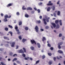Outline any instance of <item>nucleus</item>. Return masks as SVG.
<instances>
[{
  "label": "nucleus",
  "instance_id": "f257e3e1",
  "mask_svg": "<svg viewBox=\"0 0 65 65\" xmlns=\"http://www.w3.org/2000/svg\"><path fill=\"white\" fill-rule=\"evenodd\" d=\"M45 19H43V21L44 22V24L45 25H46L47 24V23H46V22L45 21H46L47 22H49V20H50V17H47V16L45 15Z\"/></svg>",
  "mask_w": 65,
  "mask_h": 65
},
{
  "label": "nucleus",
  "instance_id": "f03ea898",
  "mask_svg": "<svg viewBox=\"0 0 65 65\" xmlns=\"http://www.w3.org/2000/svg\"><path fill=\"white\" fill-rule=\"evenodd\" d=\"M24 51L23 49H21L19 50V52L20 53H23V54H24V53H26V49L24 47L23 48Z\"/></svg>",
  "mask_w": 65,
  "mask_h": 65
},
{
  "label": "nucleus",
  "instance_id": "7ed1b4c3",
  "mask_svg": "<svg viewBox=\"0 0 65 65\" xmlns=\"http://www.w3.org/2000/svg\"><path fill=\"white\" fill-rule=\"evenodd\" d=\"M30 42H31V44H34V43H35V44H36V42L33 39L31 40Z\"/></svg>",
  "mask_w": 65,
  "mask_h": 65
},
{
  "label": "nucleus",
  "instance_id": "20e7f679",
  "mask_svg": "<svg viewBox=\"0 0 65 65\" xmlns=\"http://www.w3.org/2000/svg\"><path fill=\"white\" fill-rule=\"evenodd\" d=\"M35 29L36 32H38V29H39V28L37 26H36Z\"/></svg>",
  "mask_w": 65,
  "mask_h": 65
},
{
  "label": "nucleus",
  "instance_id": "39448f33",
  "mask_svg": "<svg viewBox=\"0 0 65 65\" xmlns=\"http://www.w3.org/2000/svg\"><path fill=\"white\" fill-rule=\"evenodd\" d=\"M15 43V42H13L12 43V45H11V47H14V46Z\"/></svg>",
  "mask_w": 65,
  "mask_h": 65
},
{
  "label": "nucleus",
  "instance_id": "423d86ee",
  "mask_svg": "<svg viewBox=\"0 0 65 65\" xmlns=\"http://www.w3.org/2000/svg\"><path fill=\"white\" fill-rule=\"evenodd\" d=\"M52 24L54 28H56V24H55V23H52Z\"/></svg>",
  "mask_w": 65,
  "mask_h": 65
},
{
  "label": "nucleus",
  "instance_id": "0eeeda50",
  "mask_svg": "<svg viewBox=\"0 0 65 65\" xmlns=\"http://www.w3.org/2000/svg\"><path fill=\"white\" fill-rule=\"evenodd\" d=\"M27 41V39H25L24 38L23 39H22V41L23 42V43H24L25 42V41Z\"/></svg>",
  "mask_w": 65,
  "mask_h": 65
},
{
  "label": "nucleus",
  "instance_id": "6e6552de",
  "mask_svg": "<svg viewBox=\"0 0 65 65\" xmlns=\"http://www.w3.org/2000/svg\"><path fill=\"white\" fill-rule=\"evenodd\" d=\"M27 10H32V8H31V7H28L27 8Z\"/></svg>",
  "mask_w": 65,
  "mask_h": 65
},
{
  "label": "nucleus",
  "instance_id": "1a4fd4ad",
  "mask_svg": "<svg viewBox=\"0 0 65 65\" xmlns=\"http://www.w3.org/2000/svg\"><path fill=\"white\" fill-rule=\"evenodd\" d=\"M11 5H12V4H9L7 5V7H9L11 6Z\"/></svg>",
  "mask_w": 65,
  "mask_h": 65
},
{
  "label": "nucleus",
  "instance_id": "9d476101",
  "mask_svg": "<svg viewBox=\"0 0 65 65\" xmlns=\"http://www.w3.org/2000/svg\"><path fill=\"white\" fill-rule=\"evenodd\" d=\"M36 23L37 24H40L41 23V21L40 20H37L36 21Z\"/></svg>",
  "mask_w": 65,
  "mask_h": 65
},
{
  "label": "nucleus",
  "instance_id": "9b49d317",
  "mask_svg": "<svg viewBox=\"0 0 65 65\" xmlns=\"http://www.w3.org/2000/svg\"><path fill=\"white\" fill-rule=\"evenodd\" d=\"M58 52L60 54H63V52L61 51L60 50H58Z\"/></svg>",
  "mask_w": 65,
  "mask_h": 65
},
{
  "label": "nucleus",
  "instance_id": "f8f14e48",
  "mask_svg": "<svg viewBox=\"0 0 65 65\" xmlns=\"http://www.w3.org/2000/svg\"><path fill=\"white\" fill-rule=\"evenodd\" d=\"M42 40L43 41H44L45 40V41H46V39L44 37H43Z\"/></svg>",
  "mask_w": 65,
  "mask_h": 65
},
{
  "label": "nucleus",
  "instance_id": "ddd939ff",
  "mask_svg": "<svg viewBox=\"0 0 65 65\" xmlns=\"http://www.w3.org/2000/svg\"><path fill=\"white\" fill-rule=\"evenodd\" d=\"M37 45L38 46V47H39V48H40V44L39 43H37Z\"/></svg>",
  "mask_w": 65,
  "mask_h": 65
},
{
  "label": "nucleus",
  "instance_id": "4468645a",
  "mask_svg": "<svg viewBox=\"0 0 65 65\" xmlns=\"http://www.w3.org/2000/svg\"><path fill=\"white\" fill-rule=\"evenodd\" d=\"M59 20H56L55 21V23H56V24H57L58 23H59Z\"/></svg>",
  "mask_w": 65,
  "mask_h": 65
},
{
  "label": "nucleus",
  "instance_id": "2eb2a0df",
  "mask_svg": "<svg viewBox=\"0 0 65 65\" xmlns=\"http://www.w3.org/2000/svg\"><path fill=\"white\" fill-rule=\"evenodd\" d=\"M8 26L9 28H10L11 29H12L13 28V27H12V26L10 25H8Z\"/></svg>",
  "mask_w": 65,
  "mask_h": 65
},
{
  "label": "nucleus",
  "instance_id": "dca6fc26",
  "mask_svg": "<svg viewBox=\"0 0 65 65\" xmlns=\"http://www.w3.org/2000/svg\"><path fill=\"white\" fill-rule=\"evenodd\" d=\"M22 24V22L20 21L19 22V26H21Z\"/></svg>",
  "mask_w": 65,
  "mask_h": 65
},
{
  "label": "nucleus",
  "instance_id": "f3484780",
  "mask_svg": "<svg viewBox=\"0 0 65 65\" xmlns=\"http://www.w3.org/2000/svg\"><path fill=\"white\" fill-rule=\"evenodd\" d=\"M8 33L11 34V36H12V32L11 31H9Z\"/></svg>",
  "mask_w": 65,
  "mask_h": 65
},
{
  "label": "nucleus",
  "instance_id": "a211bd4d",
  "mask_svg": "<svg viewBox=\"0 0 65 65\" xmlns=\"http://www.w3.org/2000/svg\"><path fill=\"white\" fill-rule=\"evenodd\" d=\"M60 28V25L58 24H57L56 26V29H58Z\"/></svg>",
  "mask_w": 65,
  "mask_h": 65
},
{
  "label": "nucleus",
  "instance_id": "6ab92c4d",
  "mask_svg": "<svg viewBox=\"0 0 65 65\" xmlns=\"http://www.w3.org/2000/svg\"><path fill=\"white\" fill-rule=\"evenodd\" d=\"M17 60V58H15L12 60V62H14V61H16Z\"/></svg>",
  "mask_w": 65,
  "mask_h": 65
},
{
  "label": "nucleus",
  "instance_id": "aec40b11",
  "mask_svg": "<svg viewBox=\"0 0 65 65\" xmlns=\"http://www.w3.org/2000/svg\"><path fill=\"white\" fill-rule=\"evenodd\" d=\"M30 49L31 50H34V47L33 46H31L30 47Z\"/></svg>",
  "mask_w": 65,
  "mask_h": 65
},
{
  "label": "nucleus",
  "instance_id": "412c9836",
  "mask_svg": "<svg viewBox=\"0 0 65 65\" xmlns=\"http://www.w3.org/2000/svg\"><path fill=\"white\" fill-rule=\"evenodd\" d=\"M25 17L26 18H28L29 17V15L27 14H25Z\"/></svg>",
  "mask_w": 65,
  "mask_h": 65
},
{
  "label": "nucleus",
  "instance_id": "4be33fe9",
  "mask_svg": "<svg viewBox=\"0 0 65 65\" xmlns=\"http://www.w3.org/2000/svg\"><path fill=\"white\" fill-rule=\"evenodd\" d=\"M4 17L5 18L7 19L8 18V15H6L4 16Z\"/></svg>",
  "mask_w": 65,
  "mask_h": 65
},
{
  "label": "nucleus",
  "instance_id": "5701e85b",
  "mask_svg": "<svg viewBox=\"0 0 65 65\" xmlns=\"http://www.w3.org/2000/svg\"><path fill=\"white\" fill-rule=\"evenodd\" d=\"M25 30H27L29 29V28H28V27H25Z\"/></svg>",
  "mask_w": 65,
  "mask_h": 65
},
{
  "label": "nucleus",
  "instance_id": "b1692460",
  "mask_svg": "<svg viewBox=\"0 0 65 65\" xmlns=\"http://www.w3.org/2000/svg\"><path fill=\"white\" fill-rule=\"evenodd\" d=\"M5 30L6 31H8V28L7 27H5Z\"/></svg>",
  "mask_w": 65,
  "mask_h": 65
},
{
  "label": "nucleus",
  "instance_id": "393cba45",
  "mask_svg": "<svg viewBox=\"0 0 65 65\" xmlns=\"http://www.w3.org/2000/svg\"><path fill=\"white\" fill-rule=\"evenodd\" d=\"M47 11H49L50 10V7H48L47 9Z\"/></svg>",
  "mask_w": 65,
  "mask_h": 65
},
{
  "label": "nucleus",
  "instance_id": "a878e982",
  "mask_svg": "<svg viewBox=\"0 0 65 65\" xmlns=\"http://www.w3.org/2000/svg\"><path fill=\"white\" fill-rule=\"evenodd\" d=\"M4 22H7V18H5L4 19Z\"/></svg>",
  "mask_w": 65,
  "mask_h": 65
},
{
  "label": "nucleus",
  "instance_id": "bb28decb",
  "mask_svg": "<svg viewBox=\"0 0 65 65\" xmlns=\"http://www.w3.org/2000/svg\"><path fill=\"white\" fill-rule=\"evenodd\" d=\"M24 7H25L24 6H23V7H22V9H23V10H26V8H24Z\"/></svg>",
  "mask_w": 65,
  "mask_h": 65
},
{
  "label": "nucleus",
  "instance_id": "cd10ccee",
  "mask_svg": "<svg viewBox=\"0 0 65 65\" xmlns=\"http://www.w3.org/2000/svg\"><path fill=\"white\" fill-rule=\"evenodd\" d=\"M60 14V11H58L57 13V15H59Z\"/></svg>",
  "mask_w": 65,
  "mask_h": 65
},
{
  "label": "nucleus",
  "instance_id": "c85d7f7f",
  "mask_svg": "<svg viewBox=\"0 0 65 65\" xmlns=\"http://www.w3.org/2000/svg\"><path fill=\"white\" fill-rule=\"evenodd\" d=\"M53 3H51L50 4H47V5H49V6H50V5H53Z\"/></svg>",
  "mask_w": 65,
  "mask_h": 65
},
{
  "label": "nucleus",
  "instance_id": "c756f323",
  "mask_svg": "<svg viewBox=\"0 0 65 65\" xmlns=\"http://www.w3.org/2000/svg\"><path fill=\"white\" fill-rule=\"evenodd\" d=\"M16 14L17 15H20V13L19 12H17L16 13Z\"/></svg>",
  "mask_w": 65,
  "mask_h": 65
},
{
  "label": "nucleus",
  "instance_id": "7c9ffc66",
  "mask_svg": "<svg viewBox=\"0 0 65 65\" xmlns=\"http://www.w3.org/2000/svg\"><path fill=\"white\" fill-rule=\"evenodd\" d=\"M13 54V53L11 52L10 53V56H12V55Z\"/></svg>",
  "mask_w": 65,
  "mask_h": 65
},
{
  "label": "nucleus",
  "instance_id": "2f4dec72",
  "mask_svg": "<svg viewBox=\"0 0 65 65\" xmlns=\"http://www.w3.org/2000/svg\"><path fill=\"white\" fill-rule=\"evenodd\" d=\"M52 8L53 9V10H55V8L54 6L52 7Z\"/></svg>",
  "mask_w": 65,
  "mask_h": 65
},
{
  "label": "nucleus",
  "instance_id": "473e14b6",
  "mask_svg": "<svg viewBox=\"0 0 65 65\" xmlns=\"http://www.w3.org/2000/svg\"><path fill=\"white\" fill-rule=\"evenodd\" d=\"M17 63H18V64H20L21 63V62L19 61L18 60L17 61Z\"/></svg>",
  "mask_w": 65,
  "mask_h": 65
},
{
  "label": "nucleus",
  "instance_id": "72a5a7b5",
  "mask_svg": "<svg viewBox=\"0 0 65 65\" xmlns=\"http://www.w3.org/2000/svg\"><path fill=\"white\" fill-rule=\"evenodd\" d=\"M39 62V60H38L36 61V64H38V63Z\"/></svg>",
  "mask_w": 65,
  "mask_h": 65
},
{
  "label": "nucleus",
  "instance_id": "f704fd0d",
  "mask_svg": "<svg viewBox=\"0 0 65 65\" xmlns=\"http://www.w3.org/2000/svg\"><path fill=\"white\" fill-rule=\"evenodd\" d=\"M63 43L62 42V43H59L58 44V45H62V44Z\"/></svg>",
  "mask_w": 65,
  "mask_h": 65
},
{
  "label": "nucleus",
  "instance_id": "c9c22d12",
  "mask_svg": "<svg viewBox=\"0 0 65 65\" xmlns=\"http://www.w3.org/2000/svg\"><path fill=\"white\" fill-rule=\"evenodd\" d=\"M45 55H43L42 56V58L43 59L44 58H45Z\"/></svg>",
  "mask_w": 65,
  "mask_h": 65
},
{
  "label": "nucleus",
  "instance_id": "e433bc0d",
  "mask_svg": "<svg viewBox=\"0 0 65 65\" xmlns=\"http://www.w3.org/2000/svg\"><path fill=\"white\" fill-rule=\"evenodd\" d=\"M19 38L20 40H22V37L21 36H19Z\"/></svg>",
  "mask_w": 65,
  "mask_h": 65
},
{
  "label": "nucleus",
  "instance_id": "4c0bfd02",
  "mask_svg": "<svg viewBox=\"0 0 65 65\" xmlns=\"http://www.w3.org/2000/svg\"><path fill=\"white\" fill-rule=\"evenodd\" d=\"M58 45V48H59V49H60V48H61V46H60V45Z\"/></svg>",
  "mask_w": 65,
  "mask_h": 65
},
{
  "label": "nucleus",
  "instance_id": "58836bf2",
  "mask_svg": "<svg viewBox=\"0 0 65 65\" xmlns=\"http://www.w3.org/2000/svg\"><path fill=\"white\" fill-rule=\"evenodd\" d=\"M47 45L49 47H51V44L49 43H48L47 44Z\"/></svg>",
  "mask_w": 65,
  "mask_h": 65
},
{
  "label": "nucleus",
  "instance_id": "ea45409f",
  "mask_svg": "<svg viewBox=\"0 0 65 65\" xmlns=\"http://www.w3.org/2000/svg\"><path fill=\"white\" fill-rule=\"evenodd\" d=\"M48 55H49V56H51V55H52V54L51 53H48Z\"/></svg>",
  "mask_w": 65,
  "mask_h": 65
},
{
  "label": "nucleus",
  "instance_id": "a19ab883",
  "mask_svg": "<svg viewBox=\"0 0 65 65\" xmlns=\"http://www.w3.org/2000/svg\"><path fill=\"white\" fill-rule=\"evenodd\" d=\"M28 59H29L31 61H32V60L33 59L32 58H31V57H30V58H29V57H27Z\"/></svg>",
  "mask_w": 65,
  "mask_h": 65
},
{
  "label": "nucleus",
  "instance_id": "79ce46f5",
  "mask_svg": "<svg viewBox=\"0 0 65 65\" xmlns=\"http://www.w3.org/2000/svg\"><path fill=\"white\" fill-rule=\"evenodd\" d=\"M37 11H38V13L40 12V10L39 9H38Z\"/></svg>",
  "mask_w": 65,
  "mask_h": 65
},
{
  "label": "nucleus",
  "instance_id": "37998d69",
  "mask_svg": "<svg viewBox=\"0 0 65 65\" xmlns=\"http://www.w3.org/2000/svg\"><path fill=\"white\" fill-rule=\"evenodd\" d=\"M1 64H2V65H6L5 64H4V63H3L2 62H1Z\"/></svg>",
  "mask_w": 65,
  "mask_h": 65
},
{
  "label": "nucleus",
  "instance_id": "c03bdc74",
  "mask_svg": "<svg viewBox=\"0 0 65 65\" xmlns=\"http://www.w3.org/2000/svg\"><path fill=\"white\" fill-rule=\"evenodd\" d=\"M22 56L24 57H26V55H25V54H23L22 55Z\"/></svg>",
  "mask_w": 65,
  "mask_h": 65
},
{
  "label": "nucleus",
  "instance_id": "a18cd8bd",
  "mask_svg": "<svg viewBox=\"0 0 65 65\" xmlns=\"http://www.w3.org/2000/svg\"><path fill=\"white\" fill-rule=\"evenodd\" d=\"M4 38L5 39H7V37H4Z\"/></svg>",
  "mask_w": 65,
  "mask_h": 65
},
{
  "label": "nucleus",
  "instance_id": "49530a36",
  "mask_svg": "<svg viewBox=\"0 0 65 65\" xmlns=\"http://www.w3.org/2000/svg\"><path fill=\"white\" fill-rule=\"evenodd\" d=\"M60 3V1H59L57 3V4H59Z\"/></svg>",
  "mask_w": 65,
  "mask_h": 65
},
{
  "label": "nucleus",
  "instance_id": "de8ad7c7",
  "mask_svg": "<svg viewBox=\"0 0 65 65\" xmlns=\"http://www.w3.org/2000/svg\"><path fill=\"white\" fill-rule=\"evenodd\" d=\"M18 29V27L17 26H16L15 27V29L16 30H17V29Z\"/></svg>",
  "mask_w": 65,
  "mask_h": 65
},
{
  "label": "nucleus",
  "instance_id": "09e8293b",
  "mask_svg": "<svg viewBox=\"0 0 65 65\" xmlns=\"http://www.w3.org/2000/svg\"><path fill=\"white\" fill-rule=\"evenodd\" d=\"M48 64L49 65H51V64H52V62H51V61H50L49 62Z\"/></svg>",
  "mask_w": 65,
  "mask_h": 65
},
{
  "label": "nucleus",
  "instance_id": "8fccbe9b",
  "mask_svg": "<svg viewBox=\"0 0 65 65\" xmlns=\"http://www.w3.org/2000/svg\"><path fill=\"white\" fill-rule=\"evenodd\" d=\"M62 34H59V37H61V36H62Z\"/></svg>",
  "mask_w": 65,
  "mask_h": 65
},
{
  "label": "nucleus",
  "instance_id": "3c124183",
  "mask_svg": "<svg viewBox=\"0 0 65 65\" xmlns=\"http://www.w3.org/2000/svg\"><path fill=\"white\" fill-rule=\"evenodd\" d=\"M11 17V15H10L9 17H8V18H9H9H10Z\"/></svg>",
  "mask_w": 65,
  "mask_h": 65
},
{
  "label": "nucleus",
  "instance_id": "603ef678",
  "mask_svg": "<svg viewBox=\"0 0 65 65\" xmlns=\"http://www.w3.org/2000/svg\"><path fill=\"white\" fill-rule=\"evenodd\" d=\"M50 49L51 50H54V48H53V47H51L50 48Z\"/></svg>",
  "mask_w": 65,
  "mask_h": 65
},
{
  "label": "nucleus",
  "instance_id": "864d4df0",
  "mask_svg": "<svg viewBox=\"0 0 65 65\" xmlns=\"http://www.w3.org/2000/svg\"><path fill=\"white\" fill-rule=\"evenodd\" d=\"M56 57H54V60L55 61H56Z\"/></svg>",
  "mask_w": 65,
  "mask_h": 65
},
{
  "label": "nucleus",
  "instance_id": "5fc2aeb1",
  "mask_svg": "<svg viewBox=\"0 0 65 65\" xmlns=\"http://www.w3.org/2000/svg\"><path fill=\"white\" fill-rule=\"evenodd\" d=\"M15 56H17V54H15L13 55V57H14Z\"/></svg>",
  "mask_w": 65,
  "mask_h": 65
},
{
  "label": "nucleus",
  "instance_id": "6e6d98bb",
  "mask_svg": "<svg viewBox=\"0 0 65 65\" xmlns=\"http://www.w3.org/2000/svg\"><path fill=\"white\" fill-rule=\"evenodd\" d=\"M45 28L46 29H48V26H46V27H45Z\"/></svg>",
  "mask_w": 65,
  "mask_h": 65
},
{
  "label": "nucleus",
  "instance_id": "4d7b16f0",
  "mask_svg": "<svg viewBox=\"0 0 65 65\" xmlns=\"http://www.w3.org/2000/svg\"><path fill=\"white\" fill-rule=\"evenodd\" d=\"M21 33V32H20V31H19L18 32H17L18 34H20Z\"/></svg>",
  "mask_w": 65,
  "mask_h": 65
},
{
  "label": "nucleus",
  "instance_id": "13d9d810",
  "mask_svg": "<svg viewBox=\"0 0 65 65\" xmlns=\"http://www.w3.org/2000/svg\"><path fill=\"white\" fill-rule=\"evenodd\" d=\"M24 59L26 60H28V58L27 57H25Z\"/></svg>",
  "mask_w": 65,
  "mask_h": 65
},
{
  "label": "nucleus",
  "instance_id": "bf43d9fd",
  "mask_svg": "<svg viewBox=\"0 0 65 65\" xmlns=\"http://www.w3.org/2000/svg\"><path fill=\"white\" fill-rule=\"evenodd\" d=\"M3 58H2V57H0V61H1L2 59Z\"/></svg>",
  "mask_w": 65,
  "mask_h": 65
},
{
  "label": "nucleus",
  "instance_id": "052dcab7",
  "mask_svg": "<svg viewBox=\"0 0 65 65\" xmlns=\"http://www.w3.org/2000/svg\"><path fill=\"white\" fill-rule=\"evenodd\" d=\"M34 9H35V10L36 11L37 10V9H36V8H34Z\"/></svg>",
  "mask_w": 65,
  "mask_h": 65
},
{
  "label": "nucleus",
  "instance_id": "680f3d73",
  "mask_svg": "<svg viewBox=\"0 0 65 65\" xmlns=\"http://www.w3.org/2000/svg\"><path fill=\"white\" fill-rule=\"evenodd\" d=\"M44 31V30L43 29H41V31Z\"/></svg>",
  "mask_w": 65,
  "mask_h": 65
},
{
  "label": "nucleus",
  "instance_id": "e2e57ef3",
  "mask_svg": "<svg viewBox=\"0 0 65 65\" xmlns=\"http://www.w3.org/2000/svg\"><path fill=\"white\" fill-rule=\"evenodd\" d=\"M60 26L62 25V23H60Z\"/></svg>",
  "mask_w": 65,
  "mask_h": 65
},
{
  "label": "nucleus",
  "instance_id": "0e129e2a",
  "mask_svg": "<svg viewBox=\"0 0 65 65\" xmlns=\"http://www.w3.org/2000/svg\"><path fill=\"white\" fill-rule=\"evenodd\" d=\"M1 15L2 17L3 16V13L1 14Z\"/></svg>",
  "mask_w": 65,
  "mask_h": 65
},
{
  "label": "nucleus",
  "instance_id": "69168bd1",
  "mask_svg": "<svg viewBox=\"0 0 65 65\" xmlns=\"http://www.w3.org/2000/svg\"><path fill=\"white\" fill-rule=\"evenodd\" d=\"M13 65H17V64H16V63H13Z\"/></svg>",
  "mask_w": 65,
  "mask_h": 65
},
{
  "label": "nucleus",
  "instance_id": "338daca9",
  "mask_svg": "<svg viewBox=\"0 0 65 65\" xmlns=\"http://www.w3.org/2000/svg\"><path fill=\"white\" fill-rule=\"evenodd\" d=\"M31 12V13H32L33 14V13H34V12L33 11H32Z\"/></svg>",
  "mask_w": 65,
  "mask_h": 65
},
{
  "label": "nucleus",
  "instance_id": "774afa93",
  "mask_svg": "<svg viewBox=\"0 0 65 65\" xmlns=\"http://www.w3.org/2000/svg\"><path fill=\"white\" fill-rule=\"evenodd\" d=\"M16 31H17V32H19V29H17L16 30Z\"/></svg>",
  "mask_w": 65,
  "mask_h": 65
}]
</instances>
